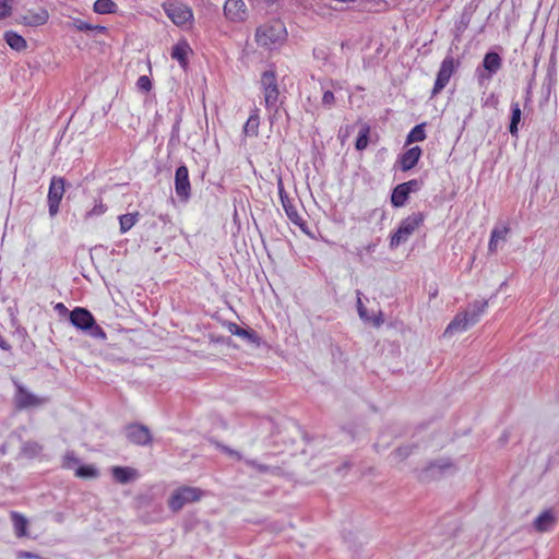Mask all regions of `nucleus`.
Here are the masks:
<instances>
[{
	"label": "nucleus",
	"instance_id": "6e6d98bb",
	"mask_svg": "<svg viewBox=\"0 0 559 559\" xmlns=\"http://www.w3.org/2000/svg\"><path fill=\"white\" fill-rule=\"evenodd\" d=\"M496 243H497V239H495V242L492 243V250L493 251L496 249Z\"/></svg>",
	"mask_w": 559,
	"mask_h": 559
},
{
	"label": "nucleus",
	"instance_id": "72a5a7b5",
	"mask_svg": "<svg viewBox=\"0 0 559 559\" xmlns=\"http://www.w3.org/2000/svg\"><path fill=\"white\" fill-rule=\"evenodd\" d=\"M117 10V4L112 0H96L94 3V11L98 14L114 13Z\"/></svg>",
	"mask_w": 559,
	"mask_h": 559
},
{
	"label": "nucleus",
	"instance_id": "20e7f679",
	"mask_svg": "<svg viewBox=\"0 0 559 559\" xmlns=\"http://www.w3.org/2000/svg\"><path fill=\"white\" fill-rule=\"evenodd\" d=\"M203 491L197 487L182 486L174 490L168 499L169 509L177 513L186 504L199 501Z\"/></svg>",
	"mask_w": 559,
	"mask_h": 559
},
{
	"label": "nucleus",
	"instance_id": "13d9d810",
	"mask_svg": "<svg viewBox=\"0 0 559 559\" xmlns=\"http://www.w3.org/2000/svg\"><path fill=\"white\" fill-rule=\"evenodd\" d=\"M58 522H61V514H58Z\"/></svg>",
	"mask_w": 559,
	"mask_h": 559
},
{
	"label": "nucleus",
	"instance_id": "bb28decb",
	"mask_svg": "<svg viewBox=\"0 0 559 559\" xmlns=\"http://www.w3.org/2000/svg\"><path fill=\"white\" fill-rule=\"evenodd\" d=\"M190 50L191 49L186 41L178 43L173 47L170 56L173 59H176L181 67L185 68L188 63L187 57Z\"/></svg>",
	"mask_w": 559,
	"mask_h": 559
},
{
	"label": "nucleus",
	"instance_id": "37998d69",
	"mask_svg": "<svg viewBox=\"0 0 559 559\" xmlns=\"http://www.w3.org/2000/svg\"><path fill=\"white\" fill-rule=\"evenodd\" d=\"M335 104V96L332 91H324L322 96V105L326 108H331Z\"/></svg>",
	"mask_w": 559,
	"mask_h": 559
},
{
	"label": "nucleus",
	"instance_id": "f3484780",
	"mask_svg": "<svg viewBox=\"0 0 559 559\" xmlns=\"http://www.w3.org/2000/svg\"><path fill=\"white\" fill-rule=\"evenodd\" d=\"M48 20V13L46 10L40 9L37 12L28 11L26 14H23L16 19L19 23H22L27 26H39L44 25Z\"/></svg>",
	"mask_w": 559,
	"mask_h": 559
},
{
	"label": "nucleus",
	"instance_id": "ea45409f",
	"mask_svg": "<svg viewBox=\"0 0 559 559\" xmlns=\"http://www.w3.org/2000/svg\"><path fill=\"white\" fill-rule=\"evenodd\" d=\"M136 86L142 92H150L152 90V82L147 75H141L136 81Z\"/></svg>",
	"mask_w": 559,
	"mask_h": 559
},
{
	"label": "nucleus",
	"instance_id": "9d476101",
	"mask_svg": "<svg viewBox=\"0 0 559 559\" xmlns=\"http://www.w3.org/2000/svg\"><path fill=\"white\" fill-rule=\"evenodd\" d=\"M452 471L453 464L451 461L448 459H440L431 462L427 467L421 469L419 478L423 481H431Z\"/></svg>",
	"mask_w": 559,
	"mask_h": 559
},
{
	"label": "nucleus",
	"instance_id": "f257e3e1",
	"mask_svg": "<svg viewBox=\"0 0 559 559\" xmlns=\"http://www.w3.org/2000/svg\"><path fill=\"white\" fill-rule=\"evenodd\" d=\"M287 31L280 20H272L260 25L255 31V41L260 47L272 49L286 40Z\"/></svg>",
	"mask_w": 559,
	"mask_h": 559
},
{
	"label": "nucleus",
	"instance_id": "a19ab883",
	"mask_svg": "<svg viewBox=\"0 0 559 559\" xmlns=\"http://www.w3.org/2000/svg\"><path fill=\"white\" fill-rule=\"evenodd\" d=\"M405 190L411 194L412 192H417L420 190L423 182L417 179H412L402 183Z\"/></svg>",
	"mask_w": 559,
	"mask_h": 559
},
{
	"label": "nucleus",
	"instance_id": "f704fd0d",
	"mask_svg": "<svg viewBox=\"0 0 559 559\" xmlns=\"http://www.w3.org/2000/svg\"><path fill=\"white\" fill-rule=\"evenodd\" d=\"M41 451V447L35 441H26L21 448V454L26 457H35Z\"/></svg>",
	"mask_w": 559,
	"mask_h": 559
},
{
	"label": "nucleus",
	"instance_id": "a18cd8bd",
	"mask_svg": "<svg viewBox=\"0 0 559 559\" xmlns=\"http://www.w3.org/2000/svg\"><path fill=\"white\" fill-rule=\"evenodd\" d=\"M216 447L218 449H221L223 452H225L226 454L230 455V456H234L236 457L238 461H240L242 459L241 454L236 451V450H233L230 449L229 447L227 445H224V444H221L219 442H215Z\"/></svg>",
	"mask_w": 559,
	"mask_h": 559
},
{
	"label": "nucleus",
	"instance_id": "6e6552de",
	"mask_svg": "<svg viewBox=\"0 0 559 559\" xmlns=\"http://www.w3.org/2000/svg\"><path fill=\"white\" fill-rule=\"evenodd\" d=\"M127 440L135 445L145 447L152 444L153 436L147 426L140 423H131L123 428Z\"/></svg>",
	"mask_w": 559,
	"mask_h": 559
},
{
	"label": "nucleus",
	"instance_id": "4c0bfd02",
	"mask_svg": "<svg viewBox=\"0 0 559 559\" xmlns=\"http://www.w3.org/2000/svg\"><path fill=\"white\" fill-rule=\"evenodd\" d=\"M75 26L79 31H82V32L94 31L97 34H105L107 32V27H105L103 25H92L84 21H78Z\"/></svg>",
	"mask_w": 559,
	"mask_h": 559
},
{
	"label": "nucleus",
	"instance_id": "7ed1b4c3",
	"mask_svg": "<svg viewBox=\"0 0 559 559\" xmlns=\"http://www.w3.org/2000/svg\"><path fill=\"white\" fill-rule=\"evenodd\" d=\"M425 216L417 212L404 218L397 230L391 236L390 247L396 248L401 243L406 242L409 236L424 223Z\"/></svg>",
	"mask_w": 559,
	"mask_h": 559
},
{
	"label": "nucleus",
	"instance_id": "423d86ee",
	"mask_svg": "<svg viewBox=\"0 0 559 559\" xmlns=\"http://www.w3.org/2000/svg\"><path fill=\"white\" fill-rule=\"evenodd\" d=\"M502 68V58L496 51H488L485 53L481 67L476 69V76L478 83L483 85L488 82L492 76Z\"/></svg>",
	"mask_w": 559,
	"mask_h": 559
},
{
	"label": "nucleus",
	"instance_id": "393cba45",
	"mask_svg": "<svg viewBox=\"0 0 559 559\" xmlns=\"http://www.w3.org/2000/svg\"><path fill=\"white\" fill-rule=\"evenodd\" d=\"M11 520H12V523H13V527H14V533L16 535V537H24V536H27V526H28V521L27 519L22 515L21 513L19 512H11Z\"/></svg>",
	"mask_w": 559,
	"mask_h": 559
},
{
	"label": "nucleus",
	"instance_id": "c03bdc74",
	"mask_svg": "<svg viewBox=\"0 0 559 559\" xmlns=\"http://www.w3.org/2000/svg\"><path fill=\"white\" fill-rule=\"evenodd\" d=\"M107 211V206L99 202L98 204H95V206L86 213V218L93 217V216H99L104 214Z\"/></svg>",
	"mask_w": 559,
	"mask_h": 559
},
{
	"label": "nucleus",
	"instance_id": "412c9836",
	"mask_svg": "<svg viewBox=\"0 0 559 559\" xmlns=\"http://www.w3.org/2000/svg\"><path fill=\"white\" fill-rule=\"evenodd\" d=\"M469 326H472V324L467 317L463 312L457 313L447 326L444 331V336H450L456 332L466 331Z\"/></svg>",
	"mask_w": 559,
	"mask_h": 559
},
{
	"label": "nucleus",
	"instance_id": "9b49d317",
	"mask_svg": "<svg viewBox=\"0 0 559 559\" xmlns=\"http://www.w3.org/2000/svg\"><path fill=\"white\" fill-rule=\"evenodd\" d=\"M455 69V60L452 56H447L441 62L440 69L437 73L432 95L439 94L449 83Z\"/></svg>",
	"mask_w": 559,
	"mask_h": 559
},
{
	"label": "nucleus",
	"instance_id": "aec40b11",
	"mask_svg": "<svg viewBox=\"0 0 559 559\" xmlns=\"http://www.w3.org/2000/svg\"><path fill=\"white\" fill-rule=\"evenodd\" d=\"M469 326H472V324L467 317L463 312L457 313L447 326L444 331V336H450L456 332L466 331Z\"/></svg>",
	"mask_w": 559,
	"mask_h": 559
},
{
	"label": "nucleus",
	"instance_id": "58836bf2",
	"mask_svg": "<svg viewBox=\"0 0 559 559\" xmlns=\"http://www.w3.org/2000/svg\"><path fill=\"white\" fill-rule=\"evenodd\" d=\"M534 82H535V73H533L532 78L530 79V81L527 83L526 91H525V97H524V108L525 109L528 108V106H531V103H532Z\"/></svg>",
	"mask_w": 559,
	"mask_h": 559
},
{
	"label": "nucleus",
	"instance_id": "1a4fd4ad",
	"mask_svg": "<svg viewBox=\"0 0 559 559\" xmlns=\"http://www.w3.org/2000/svg\"><path fill=\"white\" fill-rule=\"evenodd\" d=\"M16 392L14 395V403L16 408L25 409L29 407H38L47 402V399H41L31 393L23 384L19 381H13Z\"/></svg>",
	"mask_w": 559,
	"mask_h": 559
},
{
	"label": "nucleus",
	"instance_id": "5701e85b",
	"mask_svg": "<svg viewBox=\"0 0 559 559\" xmlns=\"http://www.w3.org/2000/svg\"><path fill=\"white\" fill-rule=\"evenodd\" d=\"M228 330L231 334L240 336L247 340L249 343L260 345L261 337L252 329H243L239 326L237 323H229Z\"/></svg>",
	"mask_w": 559,
	"mask_h": 559
},
{
	"label": "nucleus",
	"instance_id": "2eb2a0df",
	"mask_svg": "<svg viewBox=\"0 0 559 559\" xmlns=\"http://www.w3.org/2000/svg\"><path fill=\"white\" fill-rule=\"evenodd\" d=\"M277 188H278L281 203H282V206H283L287 217L290 219L292 223L301 227L305 224V221L299 216L296 206L294 205L292 200L288 198V194L286 193V191L284 189L282 178H280L277 181Z\"/></svg>",
	"mask_w": 559,
	"mask_h": 559
},
{
	"label": "nucleus",
	"instance_id": "0eeeda50",
	"mask_svg": "<svg viewBox=\"0 0 559 559\" xmlns=\"http://www.w3.org/2000/svg\"><path fill=\"white\" fill-rule=\"evenodd\" d=\"M66 192V180L62 177L53 176L50 180L47 203L50 217L59 213V206Z\"/></svg>",
	"mask_w": 559,
	"mask_h": 559
},
{
	"label": "nucleus",
	"instance_id": "c9c22d12",
	"mask_svg": "<svg viewBox=\"0 0 559 559\" xmlns=\"http://www.w3.org/2000/svg\"><path fill=\"white\" fill-rule=\"evenodd\" d=\"M99 472L94 465H80L75 469V476L80 478H96Z\"/></svg>",
	"mask_w": 559,
	"mask_h": 559
},
{
	"label": "nucleus",
	"instance_id": "b1692460",
	"mask_svg": "<svg viewBox=\"0 0 559 559\" xmlns=\"http://www.w3.org/2000/svg\"><path fill=\"white\" fill-rule=\"evenodd\" d=\"M4 40L10 46V48L15 51H22L27 47V43L24 37L13 31H8L4 33Z\"/></svg>",
	"mask_w": 559,
	"mask_h": 559
},
{
	"label": "nucleus",
	"instance_id": "052dcab7",
	"mask_svg": "<svg viewBox=\"0 0 559 559\" xmlns=\"http://www.w3.org/2000/svg\"><path fill=\"white\" fill-rule=\"evenodd\" d=\"M159 218H160L162 221H164V222L166 221V219H165V217H164L163 215H160V216H159Z\"/></svg>",
	"mask_w": 559,
	"mask_h": 559
},
{
	"label": "nucleus",
	"instance_id": "8fccbe9b",
	"mask_svg": "<svg viewBox=\"0 0 559 559\" xmlns=\"http://www.w3.org/2000/svg\"><path fill=\"white\" fill-rule=\"evenodd\" d=\"M357 296H360V292L359 290L357 292ZM357 310H358L359 317L361 319H365V320L368 319L367 318V309L364 307L360 297H358V299H357Z\"/></svg>",
	"mask_w": 559,
	"mask_h": 559
},
{
	"label": "nucleus",
	"instance_id": "bf43d9fd",
	"mask_svg": "<svg viewBox=\"0 0 559 559\" xmlns=\"http://www.w3.org/2000/svg\"><path fill=\"white\" fill-rule=\"evenodd\" d=\"M58 522H61V514H58Z\"/></svg>",
	"mask_w": 559,
	"mask_h": 559
},
{
	"label": "nucleus",
	"instance_id": "dca6fc26",
	"mask_svg": "<svg viewBox=\"0 0 559 559\" xmlns=\"http://www.w3.org/2000/svg\"><path fill=\"white\" fill-rule=\"evenodd\" d=\"M423 155V150L419 146H413L405 151L399 157L400 168L402 171H408L413 169L419 162Z\"/></svg>",
	"mask_w": 559,
	"mask_h": 559
},
{
	"label": "nucleus",
	"instance_id": "de8ad7c7",
	"mask_svg": "<svg viewBox=\"0 0 559 559\" xmlns=\"http://www.w3.org/2000/svg\"><path fill=\"white\" fill-rule=\"evenodd\" d=\"M507 231H508L507 228H504V230H497V229L492 230L490 241H489V250H492V243L495 242V239L504 238V234Z\"/></svg>",
	"mask_w": 559,
	"mask_h": 559
},
{
	"label": "nucleus",
	"instance_id": "c85d7f7f",
	"mask_svg": "<svg viewBox=\"0 0 559 559\" xmlns=\"http://www.w3.org/2000/svg\"><path fill=\"white\" fill-rule=\"evenodd\" d=\"M555 523V516L550 510L540 513L534 521V526L538 532H547Z\"/></svg>",
	"mask_w": 559,
	"mask_h": 559
},
{
	"label": "nucleus",
	"instance_id": "a878e982",
	"mask_svg": "<svg viewBox=\"0 0 559 559\" xmlns=\"http://www.w3.org/2000/svg\"><path fill=\"white\" fill-rule=\"evenodd\" d=\"M522 119V110L520 104L518 102H513L511 104V117L509 123V132L512 136H518L519 133V124Z\"/></svg>",
	"mask_w": 559,
	"mask_h": 559
},
{
	"label": "nucleus",
	"instance_id": "4d7b16f0",
	"mask_svg": "<svg viewBox=\"0 0 559 559\" xmlns=\"http://www.w3.org/2000/svg\"><path fill=\"white\" fill-rule=\"evenodd\" d=\"M58 522H61V514H58Z\"/></svg>",
	"mask_w": 559,
	"mask_h": 559
},
{
	"label": "nucleus",
	"instance_id": "09e8293b",
	"mask_svg": "<svg viewBox=\"0 0 559 559\" xmlns=\"http://www.w3.org/2000/svg\"><path fill=\"white\" fill-rule=\"evenodd\" d=\"M67 461V466L69 468L73 467L74 465H78L80 463V460L74 455L73 452H68L64 456Z\"/></svg>",
	"mask_w": 559,
	"mask_h": 559
},
{
	"label": "nucleus",
	"instance_id": "49530a36",
	"mask_svg": "<svg viewBox=\"0 0 559 559\" xmlns=\"http://www.w3.org/2000/svg\"><path fill=\"white\" fill-rule=\"evenodd\" d=\"M11 13L9 0H0V19H4Z\"/></svg>",
	"mask_w": 559,
	"mask_h": 559
},
{
	"label": "nucleus",
	"instance_id": "603ef678",
	"mask_svg": "<svg viewBox=\"0 0 559 559\" xmlns=\"http://www.w3.org/2000/svg\"><path fill=\"white\" fill-rule=\"evenodd\" d=\"M469 21H471V16L466 13H463L461 16L459 28H463V29L466 28L469 24Z\"/></svg>",
	"mask_w": 559,
	"mask_h": 559
},
{
	"label": "nucleus",
	"instance_id": "4be33fe9",
	"mask_svg": "<svg viewBox=\"0 0 559 559\" xmlns=\"http://www.w3.org/2000/svg\"><path fill=\"white\" fill-rule=\"evenodd\" d=\"M487 306V300H475L463 313L467 317L471 324L474 325L479 321V318L485 312Z\"/></svg>",
	"mask_w": 559,
	"mask_h": 559
},
{
	"label": "nucleus",
	"instance_id": "2f4dec72",
	"mask_svg": "<svg viewBox=\"0 0 559 559\" xmlns=\"http://www.w3.org/2000/svg\"><path fill=\"white\" fill-rule=\"evenodd\" d=\"M139 217H140L139 212L120 215L119 216L120 231L122 234H124L128 230H130L136 224V222L139 221Z\"/></svg>",
	"mask_w": 559,
	"mask_h": 559
},
{
	"label": "nucleus",
	"instance_id": "7c9ffc66",
	"mask_svg": "<svg viewBox=\"0 0 559 559\" xmlns=\"http://www.w3.org/2000/svg\"><path fill=\"white\" fill-rule=\"evenodd\" d=\"M425 127H426L425 122L416 124L407 134L405 144L409 145L414 142L424 141L427 138Z\"/></svg>",
	"mask_w": 559,
	"mask_h": 559
},
{
	"label": "nucleus",
	"instance_id": "6ab92c4d",
	"mask_svg": "<svg viewBox=\"0 0 559 559\" xmlns=\"http://www.w3.org/2000/svg\"><path fill=\"white\" fill-rule=\"evenodd\" d=\"M555 75H556L555 69L554 68L548 69L547 76L545 78V80L542 84V88H540V92H542V99L539 100L540 108L546 106L549 102L554 85L556 83Z\"/></svg>",
	"mask_w": 559,
	"mask_h": 559
},
{
	"label": "nucleus",
	"instance_id": "ddd939ff",
	"mask_svg": "<svg viewBox=\"0 0 559 559\" xmlns=\"http://www.w3.org/2000/svg\"><path fill=\"white\" fill-rule=\"evenodd\" d=\"M223 10L225 17L233 23L245 22L248 17V10L243 0H226Z\"/></svg>",
	"mask_w": 559,
	"mask_h": 559
},
{
	"label": "nucleus",
	"instance_id": "3c124183",
	"mask_svg": "<svg viewBox=\"0 0 559 559\" xmlns=\"http://www.w3.org/2000/svg\"><path fill=\"white\" fill-rule=\"evenodd\" d=\"M55 310L60 314V316H66L68 314L69 316V310L68 308L62 304V302H58L56 306H55Z\"/></svg>",
	"mask_w": 559,
	"mask_h": 559
},
{
	"label": "nucleus",
	"instance_id": "79ce46f5",
	"mask_svg": "<svg viewBox=\"0 0 559 559\" xmlns=\"http://www.w3.org/2000/svg\"><path fill=\"white\" fill-rule=\"evenodd\" d=\"M246 463L249 466L255 468L260 473H269V472H273L274 469H276L275 467H271L269 465L260 464V463H258L254 460H246Z\"/></svg>",
	"mask_w": 559,
	"mask_h": 559
},
{
	"label": "nucleus",
	"instance_id": "864d4df0",
	"mask_svg": "<svg viewBox=\"0 0 559 559\" xmlns=\"http://www.w3.org/2000/svg\"><path fill=\"white\" fill-rule=\"evenodd\" d=\"M349 467H350V464L348 462H345L342 467L337 468V471L340 472L342 468L347 469Z\"/></svg>",
	"mask_w": 559,
	"mask_h": 559
},
{
	"label": "nucleus",
	"instance_id": "5fc2aeb1",
	"mask_svg": "<svg viewBox=\"0 0 559 559\" xmlns=\"http://www.w3.org/2000/svg\"><path fill=\"white\" fill-rule=\"evenodd\" d=\"M381 323H382V320H381V319H377V320L374 321V324H376L377 326H379Z\"/></svg>",
	"mask_w": 559,
	"mask_h": 559
},
{
	"label": "nucleus",
	"instance_id": "39448f33",
	"mask_svg": "<svg viewBox=\"0 0 559 559\" xmlns=\"http://www.w3.org/2000/svg\"><path fill=\"white\" fill-rule=\"evenodd\" d=\"M261 90L264 95L265 107L269 110H277V102L280 97V90L274 70H266L262 73L260 79Z\"/></svg>",
	"mask_w": 559,
	"mask_h": 559
},
{
	"label": "nucleus",
	"instance_id": "4468645a",
	"mask_svg": "<svg viewBox=\"0 0 559 559\" xmlns=\"http://www.w3.org/2000/svg\"><path fill=\"white\" fill-rule=\"evenodd\" d=\"M164 10L173 23L178 26L185 25L193 17L191 9L182 3L164 4Z\"/></svg>",
	"mask_w": 559,
	"mask_h": 559
},
{
	"label": "nucleus",
	"instance_id": "473e14b6",
	"mask_svg": "<svg viewBox=\"0 0 559 559\" xmlns=\"http://www.w3.org/2000/svg\"><path fill=\"white\" fill-rule=\"evenodd\" d=\"M369 133L370 127L367 123L362 124L355 142V147L357 151H362L368 146Z\"/></svg>",
	"mask_w": 559,
	"mask_h": 559
},
{
	"label": "nucleus",
	"instance_id": "cd10ccee",
	"mask_svg": "<svg viewBox=\"0 0 559 559\" xmlns=\"http://www.w3.org/2000/svg\"><path fill=\"white\" fill-rule=\"evenodd\" d=\"M409 198V193L405 190L402 183L393 188L391 193V204L393 207H402L405 205Z\"/></svg>",
	"mask_w": 559,
	"mask_h": 559
},
{
	"label": "nucleus",
	"instance_id": "c756f323",
	"mask_svg": "<svg viewBox=\"0 0 559 559\" xmlns=\"http://www.w3.org/2000/svg\"><path fill=\"white\" fill-rule=\"evenodd\" d=\"M258 111L259 110L255 108L245 123L243 132L248 136H257L259 133L260 120Z\"/></svg>",
	"mask_w": 559,
	"mask_h": 559
},
{
	"label": "nucleus",
	"instance_id": "e433bc0d",
	"mask_svg": "<svg viewBox=\"0 0 559 559\" xmlns=\"http://www.w3.org/2000/svg\"><path fill=\"white\" fill-rule=\"evenodd\" d=\"M414 448H415L414 445H403V447L395 449L391 455L394 461L401 462L411 455Z\"/></svg>",
	"mask_w": 559,
	"mask_h": 559
},
{
	"label": "nucleus",
	"instance_id": "f8f14e48",
	"mask_svg": "<svg viewBox=\"0 0 559 559\" xmlns=\"http://www.w3.org/2000/svg\"><path fill=\"white\" fill-rule=\"evenodd\" d=\"M175 191L182 202H187L191 195L189 170L186 165H180L175 174Z\"/></svg>",
	"mask_w": 559,
	"mask_h": 559
},
{
	"label": "nucleus",
	"instance_id": "a211bd4d",
	"mask_svg": "<svg viewBox=\"0 0 559 559\" xmlns=\"http://www.w3.org/2000/svg\"><path fill=\"white\" fill-rule=\"evenodd\" d=\"M111 475L116 481L126 485L136 478L138 472L136 469L128 466H114L111 468Z\"/></svg>",
	"mask_w": 559,
	"mask_h": 559
},
{
	"label": "nucleus",
	"instance_id": "f03ea898",
	"mask_svg": "<svg viewBox=\"0 0 559 559\" xmlns=\"http://www.w3.org/2000/svg\"><path fill=\"white\" fill-rule=\"evenodd\" d=\"M70 323L86 333L91 337L98 340H106V333L102 326L96 323V320L92 312L83 307H75L69 312Z\"/></svg>",
	"mask_w": 559,
	"mask_h": 559
}]
</instances>
